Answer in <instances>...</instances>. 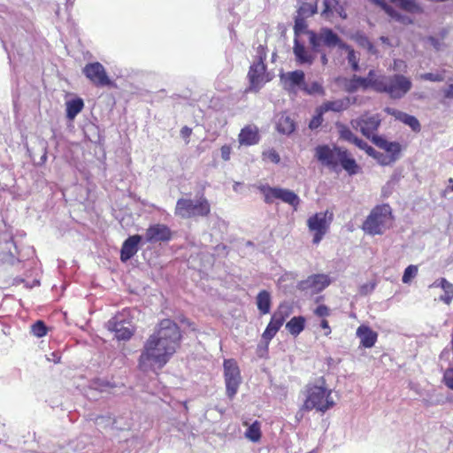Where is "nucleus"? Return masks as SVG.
I'll list each match as a JSON object with an SVG mask.
<instances>
[{
	"mask_svg": "<svg viewBox=\"0 0 453 453\" xmlns=\"http://www.w3.org/2000/svg\"><path fill=\"white\" fill-rule=\"evenodd\" d=\"M353 144H355L357 148H359L360 150H362V148L365 145L366 142H365L364 140L358 138L357 136L354 139V141L352 142Z\"/></svg>",
	"mask_w": 453,
	"mask_h": 453,
	"instance_id": "680f3d73",
	"label": "nucleus"
},
{
	"mask_svg": "<svg viewBox=\"0 0 453 453\" xmlns=\"http://www.w3.org/2000/svg\"><path fill=\"white\" fill-rule=\"evenodd\" d=\"M323 113H324V111H322L321 107H319L318 109L317 114L315 116H313V118L311 119V121L309 123V127L311 129H316L321 126V124L323 122Z\"/></svg>",
	"mask_w": 453,
	"mask_h": 453,
	"instance_id": "c03bdc74",
	"label": "nucleus"
},
{
	"mask_svg": "<svg viewBox=\"0 0 453 453\" xmlns=\"http://www.w3.org/2000/svg\"><path fill=\"white\" fill-rule=\"evenodd\" d=\"M357 335L360 338V343L365 348H372L377 342L378 334L367 326H360L357 329Z\"/></svg>",
	"mask_w": 453,
	"mask_h": 453,
	"instance_id": "393cba45",
	"label": "nucleus"
},
{
	"mask_svg": "<svg viewBox=\"0 0 453 453\" xmlns=\"http://www.w3.org/2000/svg\"><path fill=\"white\" fill-rule=\"evenodd\" d=\"M446 352H447L446 350H443V351L441 352V357H442L443 355H445V353H446Z\"/></svg>",
	"mask_w": 453,
	"mask_h": 453,
	"instance_id": "774afa93",
	"label": "nucleus"
},
{
	"mask_svg": "<svg viewBox=\"0 0 453 453\" xmlns=\"http://www.w3.org/2000/svg\"><path fill=\"white\" fill-rule=\"evenodd\" d=\"M142 241V236L134 234L129 236L122 244L120 250V260L127 262L131 259L138 251V245Z\"/></svg>",
	"mask_w": 453,
	"mask_h": 453,
	"instance_id": "5701e85b",
	"label": "nucleus"
},
{
	"mask_svg": "<svg viewBox=\"0 0 453 453\" xmlns=\"http://www.w3.org/2000/svg\"><path fill=\"white\" fill-rule=\"evenodd\" d=\"M418 273V266L411 265H409L403 273L402 280L403 283H409Z\"/></svg>",
	"mask_w": 453,
	"mask_h": 453,
	"instance_id": "79ce46f5",
	"label": "nucleus"
},
{
	"mask_svg": "<svg viewBox=\"0 0 453 453\" xmlns=\"http://www.w3.org/2000/svg\"><path fill=\"white\" fill-rule=\"evenodd\" d=\"M292 312L293 305L289 302H280L273 313L270 321L281 327Z\"/></svg>",
	"mask_w": 453,
	"mask_h": 453,
	"instance_id": "b1692460",
	"label": "nucleus"
},
{
	"mask_svg": "<svg viewBox=\"0 0 453 453\" xmlns=\"http://www.w3.org/2000/svg\"><path fill=\"white\" fill-rule=\"evenodd\" d=\"M302 90L308 95H325L324 88L318 81H313L310 85L304 83V85L302 87Z\"/></svg>",
	"mask_w": 453,
	"mask_h": 453,
	"instance_id": "4c0bfd02",
	"label": "nucleus"
},
{
	"mask_svg": "<svg viewBox=\"0 0 453 453\" xmlns=\"http://www.w3.org/2000/svg\"><path fill=\"white\" fill-rule=\"evenodd\" d=\"M411 88V81L403 74L377 75L374 82V91L385 93L392 99L403 97Z\"/></svg>",
	"mask_w": 453,
	"mask_h": 453,
	"instance_id": "39448f33",
	"label": "nucleus"
},
{
	"mask_svg": "<svg viewBox=\"0 0 453 453\" xmlns=\"http://www.w3.org/2000/svg\"><path fill=\"white\" fill-rule=\"evenodd\" d=\"M314 157L323 166L334 172L343 169L349 175H355L360 171L351 153L343 147L334 144L318 145L314 150Z\"/></svg>",
	"mask_w": 453,
	"mask_h": 453,
	"instance_id": "f03ea898",
	"label": "nucleus"
},
{
	"mask_svg": "<svg viewBox=\"0 0 453 453\" xmlns=\"http://www.w3.org/2000/svg\"><path fill=\"white\" fill-rule=\"evenodd\" d=\"M372 143L385 151L380 152V165H390L396 162L402 156L403 145L398 142H391L385 137H373Z\"/></svg>",
	"mask_w": 453,
	"mask_h": 453,
	"instance_id": "9b49d317",
	"label": "nucleus"
},
{
	"mask_svg": "<svg viewBox=\"0 0 453 453\" xmlns=\"http://www.w3.org/2000/svg\"><path fill=\"white\" fill-rule=\"evenodd\" d=\"M31 333L36 337H43L48 334V328L42 320H37L31 326Z\"/></svg>",
	"mask_w": 453,
	"mask_h": 453,
	"instance_id": "ea45409f",
	"label": "nucleus"
},
{
	"mask_svg": "<svg viewBox=\"0 0 453 453\" xmlns=\"http://www.w3.org/2000/svg\"><path fill=\"white\" fill-rule=\"evenodd\" d=\"M374 4L380 6L391 18L395 19L397 21H400L403 24H411L412 19L410 18L402 15L394 10L391 6H389L384 0H372Z\"/></svg>",
	"mask_w": 453,
	"mask_h": 453,
	"instance_id": "2f4dec72",
	"label": "nucleus"
},
{
	"mask_svg": "<svg viewBox=\"0 0 453 453\" xmlns=\"http://www.w3.org/2000/svg\"><path fill=\"white\" fill-rule=\"evenodd\" d=\"M211 204L203 196L197 200L189 198L178 199L174 210V214L181 219H190L195 217L206 218L211 214Z\"/></svg>",
	"mask_w": 453,
	"mask_h": 453,
	"instance_id": "423d86ee",
	"label": "nucleus"
},
{
	"mask_svg": "<svg viewBox=\"0 0 453 453\" xmlns=\"http://www.w3.org/2000/svg\"><path fill=\"white\" fill-rule=\"evenodd\" d=\"M257 310L261 315H266L271 311L272 296L269 291L261 290L256 297Z\"/></svg>",
	"mask_w": 453,
	"mask_h": 453,
	"instance_id": "cd10ccee",
	"label": "nucleus"
},
{
	"mask_svg": "<svg viewBox=\"0 0 453 453\" xmlns=\"http://www.w3.org/2000/svg\"><path fill=\"white\" fill-rule=\"evenodd\" d=\"M444 384L453 390V368H448L443 374Z\"/></svg>",
	"mask_w": 453,
	"mask_h": 453,
	"instance_id": "09e8293b",
	"label": "nucleus"
},
{
	"mask_svg": "<svg viewBox=\"0 0 453 453\" xmlns=\"http://www.w3.org/2000/svg\"><path fill=\"white\" fill-rule=\"evenodd\" d=\"M406 68V63L402 59H395L393 62L394 70H401Z\"/></svg>",
	"mask_w": 453,
	"mask_h": 453,
	"instance_id": "bf43d9fd",
	"label": "nucleus"
},
{
	"mask_svg": "<svg viewBox=\"0 0 453 453\" xmlns=\"http://www.w3.org/2000/svg\"><path fill=\"white\" fill-rule=\"evenodd\" d=\"M395 217L388 203L375 205L362 223L361 229L365 234L375 236L382 235L393 227Z\"/></svg>",
	"mask_w": 453,
	"mask_h": 453,
	"instance_id": "20e7f679",
	"label": "nucleus"
},
{
	"mask_svg": "<svg viewBox=\"0 0 453 453\" xmlns=\"http://www.w3.org/2000/svg\"><path fill=\"white\" fill-rule=\"evenodd\" d=\"M191 134H192V128H190L187 126H184L180 129V136L186 141V143L189 142V137L191 136Z\"/></svg>",
	"mask_w": 453,
	"mask_h": 453,
	"instance_id": "5fc2aeb1",
	"label": "nucleus"
},
{
	"mask_svg": "<svg viewBox=\"0 0 453 453\" xmlns=\"http://www.w3.org/2000/svg\"><path fill=\"white\" fill-rule=\"evenodd\" d=\"M334 219L333 211L326 210L325 211L316 212L307 219V226L312 234V243L318 245L330 228Z\"/></svg>",
	"mask_w": 453,
	"mask_h": 453,
	"instance_id": "1a4fd4ad",
	"label": "nucleus"
},
{
	"mask_svg": "<svg viewBox=\"0 0 453 453\" xmlns=\"http://www.w3.org/2000/svg\"><path fill=\"white\" fill-rule=\"evenodd\" d=\"M226 393L229 398H234L242 383L241 371L234 358L225 359L223 363Z\"/></svg>",
	"mask_w": 453,
	"mask_h": 453,
	"instance_id": "f8f14e48",
	"label": "nucleus"
},
{
	"mask_svg": "<svg viewBox=\"0 0 453 453\" xmlns=\"http://www.w3.org/2000/svg\"><path fill=\"white\" fill-rule=\"evenodd\" d=\"M400 9L412 14H419L424 12L417 0H389Z\"/></svg>",
	"mask_w": 453,
	"mask_h": 453,
	"instance_id": "7c9ffc66",
	"label": "nucleus"
},
{
	"mask_svg": "<svg viewBox=\"0 0 453 453\" xmlns=\"http://www.w3.org/2000/svg\"><path fill=\"white\" fill-rule=\"evenodd\" d=\"M380 115L365 112L356 119L351 120L352 127L358 129L360 133L372 142L373 137H380L376 133L381 124Z\"/></svg>",
	"mask_w": 453,
	"mask_h": 453,
	"instance_id": "9d476101",
	"label": "nucleus"
},
{
	"mask_svg": "<svg viewBox=\"0 0 453 453\" xmlns=\"http://www.w3.org/2000/svg\"><path fill=\"white\" fill-rule=\"evenodd\" d=\"M262 156L264 160L270 161L273 164H279L280 161V157L274 149H269L268 150L264 151Z\"/></svg>",
	"mask_w": 453,
	"mask_h": 453,
	"instance_id": "37998d69",
	"label": "nucleus"
},
{
	"mask_svg": "<svg viewBox=\"0 0 453 453\" xmlns=\"http://www.w3.org/2000/svg\"><path fill=\"white\" fill-rule=\"evenodd\" d=\"M384 111L388 114L393 116L396 120H399L404 125L410 127L413 132H420L421 125L415 116L410 115L406 112L390 107H386Z\"/></svg>",
	"mask_w": 453,
	"mask_h": 453,
	"instance_id": "412c9836",
	"label": "nucleus"
},
{
	"mask_svg": "<svg viewBox=\"0 0 453 453\" xmlns=\"http://www.w3.org/2000/svg\"><path fill=\"white\" fill-rule=\"evenodd\" d=\"M370 145L366 142L365 145L362 148V150L366 151L369 149Z\"/></svg>",
	"mask_w": 453,
	"mask_h": 453,
	"instance_id": "69168bd1",
	"label": "nucleus"
},
{
	"mask_svg": "<svg viewBox=\"0 0 453 453\" xmlns=\"http://www.w3.org/2000/svg\"><path fill=\"white\" fill-rule=\"evenodd\" d=\"M341 49H344L348 52V62L351 65L353 71H357L359 69L358 62L359 58L356 53V51L348 44H342Z\"/></svg>",
	"mask_w": 453,
	"mask_h": 453,
	"instance_id": "c9c22d12",
	"label": "nucleus"
},
{
	"mask_svg": "<svg viewBox=\"0 0 453 453\" xmlns=\"http://www.w3.org/2000/svg\"><path fill=\"white\" fill-rule=\"evenodd\" d=\"M377 81V74L374 70H370L366 77L354 75L345 83V90L349 93H354L358 89L366 90L372 88L374 90V82Z\"/></svg>",
	"mask_w": 453,
	"mask_h": 453,
	"instance_id": "f3484780",
	"label": "nucleus"
},
{
	"mask_svg": "<svg viewBox=\"0 0 453 453\" xmlns=\"http://www.w3.org/2000/svg\"><path fill=\"white\" fill-rule=\"evenodd\" d=\"M335 402L332 396V389L326 385L325 377L321 376L315 382H309L305 386V399L303 410L325 413L334 408Z\"/></svg>",
	"mask_w": 453,
	"mask_h": 453,
	"instance_id": "7ed1b4c3",
	"label": "nucleus"
},
{
	"mask_svg": "<svg viewBox=\"0 0 453 453\" xmlns=\"http://www.w3.org/2000/svg\"><path fill=\"white\" fill-rule=\"evenodd\" d=\"M321 61H322L323 65H326V63H327V58H326V56L325 54H323V55L321 56Z\"/></svg>",
	"mask_w": 453,
	"mask_h": 453,
	"instance_id": "0e129e2a",
	"label": "nucleus"
},
{
	"mask_svg": "<svg viewBox=\"0 0 453 453\" xmlns=\"http://www.w3.org/2000/svg\"><path fill=\"white\" fill-rule=\"evenodd\" d=\"M182 334L180 326L169 319H161L153 334L142 347L138 358V368L143 372L160 371L180 347Z\"/></svg>",
	"mask_w": 453,
	"mask_h": 453,
	"instance_id": "f257e3e1",
	"label": "nucleus"
},
{
	"mask_svg": "<svg viewBox=\"0 0 453 453\" xmlns=\"http://www.w3.org/2000/svg\"><path fill=\"white\" fill-rule=\"evenodd\" d=\"M338 0H324L323 5L324 8L322 10V15L329 18L334 15V9L335 5H337Z\"/></svg>",
	"mask_w": 453,
	"mask_h": 453,
	"instance_id": "a19ab883",
	"label": "nucleus"
},
{
	"mask_svg": "<svg viewBox=\"0 0 453 453\" xmlns=\"http://www.w3.org/2000/svg\"><path fill=\"white\" fill-rule=\"evenodd\" d=\"M351 104L352 103L349 97H344L334 101H326L320 107L324 112L329 111L341 112L347 110L351 105Z\"/></svg>",
	"mask_w": 453,
	"mask_h": 453,
	"instance_id": "bb28decb",
	"label": "nucleus"
},
{
	"mask_svg": "<svg viewBox=\"0 0 453 453\" xmlns=\"http://www.w3.org/2000/svg\"><path fill=\"white\" fill-rule=\"evenodd\" d=\"M420 79L423 81H429L433 82H440L444 81V75L442 73H426L420 75Z\"/></svg>",
	"mask_w": 453,
	"mask_h": 453,
	"instance_id": "49530a36",
	"label": "nucleus"
},
{
	"mask_svg": "<svg viewBox=\"0 0 453 453\" xmlns=\"http://www.w3.org/2000/svg\"><path fill=\"white\" fill-rule=\"evenodd\" d=\"M232 153V147L228 144H224L220 147V156L224 161H229Z\"/></svg>",
	"mask_w": 453,
	"mask_h": 453,
	"instance_id": "8fccbe9b",
	"label": "nucleus"
},
{
	"mask_svg": "<svg viewBox=\"0 0 453 453\" xmlns=\"http://www.w3.org/2000/svg\"><path fill=\"white\" fill-rule=\"evenodd\" d=\"M332 280L327 274L316 273L307 277V279L300 280L297 283V288L301 291L311 290L318 294L323 291L331 284Z\"/></svg>",
	"mask_w": 453,
	"mask_h": 453,
	"instance_id": "4468645a",
	"label": "nucleus"
},
{
	"mask_svg": "<svg viewBox=\"0 0 453 453\" xmlns=\"http://www.w3.org/2000/svg\"><path fill=\"white\" fill-rule=\"evenodd\" d=\"M305 318L303 316L293 317L286 324V329L294 336H297L305 327Z\"/></svg>",
	"mask_w": 453,
	"mask_h": 453,
	"instance_id": "473e14b6",
	"label": "nucleus"
},
{
	"mask_svg": "<svg viewBox=\"0 0 453 453\" xmlns=\"http://www.w3.org/2000/svg\"><path fill=\"white\" fill-rule=\"evenodd\" d=\"M276 129L280 134H290L296 129V123L289 115L282 112L277 117Z\"/></svg>",
	"mask_w": 453,
	"mask_h": 453,
	"instance_id": "a878e982",
	"label": "nucleus"
},
{
	"mask_svg": "<svg viewBox=\"0 0 453 453\" xmlns=\"http://www.w3.org/2000/svg\"><path fill=\"white\" fill-rule=\"evenodd\" d=\"M367 155L376 159V161L380 165V152L377 151L375 149H373L372 146L369 147V149L365 151Z\"/></svg>",
	"mask_w": 453,
	"mask_h": 453,
	"instance_id": "4d7b16f0",
	"label": "nucleus"
},
{
	"mask_svg": "<svg viewBox=\"0 0 453 453\" xmlns=\"http://www.w3.org/2000/svg\"><path fill=\"white\" fill-rule=\"evenodd\" d=\"M280 81L288 90H294L296 88L302 89L305 83V74L302 70H295L281 74Z\"/></svg>",
	"mask_w": 453,
	"mask_h": 453,
	"instance_id": "6ab92c4d",
	"label": "nucleus"
},
{
	"mask_svg": "<svg viewBox=\"0 0 453 453\" xmlns=\"http://www.w3.org/2000/svg\"><path fill=\"white\" fill-rule=\"evenodd\" d=\"M337 129L340 139L352 143L354 139L357 137L350 128L344 124H337Z\"/></svg>",
	"mask_w": 453,
	"mask_h": 453,
	"instance_id": "58836bf2",
	"label": "nucleus"
},
{
	"mask_svg": "<svg viewBox=\"0 0 453 453\" xmlns=\"http://www.w3.org/2000/svg\"><path fill=\"white\" fill-rule=\"evenodd\" d=\"M449 182L452 183V186L450 187V189H451V191H453V179H452V178H450V179L449 180Z\"/></svg>",
	"mask_w": 453,
	"mask_h": 453,
	"instance_id": "338daca9",
	"label": "nucleus"
},
{
	"mask_svg": "<svg viewBox=\"0 0 453 453\" xmlns=\"http://www.w3.org/2000/svg\"><path fill=\"white\" fill-rule=\"evenodd\" d=\"M320 327L324 330V335L325 336H328L331 332H332V329L329 326V322L326 319H323L321 321H320Z\"/></svg>",
	"mask_w": 453,
	"mask_h": 453,
	"instance_id": "13d9d810",
	"label": "nucleus"
},
{
	"mask_svg": "<svg viewBox=\"0 0 453 453\" xmlns=\"http://www.w3.org/2000/svg\"><path fill=\"white\" fill-rule=\"evenodd\" d=\"M320 38L322 43L329 48H333L335 46H339L341 48L342 44H345L342 42L338 36L331 28L323 27L320 29Z\"/></svg>",
	"mask_w": 453,
	"mask_h": 453,
	"instance_id": "c85d7f7f",
	"label": "nucleus"
},
{
	"mask_svg": "<svg viewBox=\"0 0 453 453\" xmlns=\"http://www.w3.org/2000/svg\"><path fill=\"white\" fill-rule=\"evenodd\" d=\"M84 108V102L81 98H75L66 103V117L73 119Z\"/></svg>",
	"mask_w": 453,
	"mask_h": 453,
	"instance_id": "72a5a7b5",
	"label": "nucleus"
},
{
	"mask_svg": "<svg viewBox=\"0 0 453 453\" xmlns=\"http://www.w3.org/2000/svg\"><path fill=\"white\" fill-rule=\"evenodd\" d=\"M443 96L447 99H453V79L449 80L448 87L443 90Z\"/></svg>",
	"mask_w": 453,
	"mask_h": 453,
	"instance_id": "6e6d98bb",
	"label": "nucleus"
},
{
	"mask_svg": "<svg viewBox=\"0 0 453 453\" xmlns=\"http://www.w3.org/2000/svg\"><path fill=\"white\" fill-rule=\"evenodd\" d=\"M293 52L299 65H311L316 58V55L296 38L294 40Z\"/></svg>",
	"mask_w": 453,
	"mask_h": 453,
	"instance_id": "aec40b11",
	"label": "nucleus"
},
{
	"mask_svg": "<svg viewBox=\"0 0 453 453\" xmlns=\"http://www.w3.org/2000/svg\"><path fill=\"white\" fill-rule=\"evenodd\" d=\"M313 312L316 316L322 318V319H326L331 314L330 309L325 304H319L317 306Z\"/></svg>",
	"mask_w": 453,
	"mask_h": 453,
	"instance_id": "de8ad7c7",
	"label": "nucleus"
},
{
	"mask_svg": "<svg viewBox=\"0 0 453 453\" xmlns=\"http://www.w3.org/2000/svg\"><path fill=\"white\" fill-rule=\"evenodd\" d=\"M173 238V232L165 224L150 225L145 233V242L150 243L167 242Z\"/></svg>",
	"mask_w": 453,
	"mask_h": 453,
	"instance_id": "a211bd4d",
	"label": "nucleus"
},
{
	"mask_svg": "<svg viewBox=\"0 0 453 453\" xmlns=\"http://www.w3.org/2000/svg\"><path fill=\"white\" fill-rule=\"evenodd\" d=\"M257 188L264 196L265 203L271 204L274 200L278 199L292 206L294 211H296L299 207L301 200L299 196L290 189L270 187L267 184L258 185Z\"/></svg>",
	"mask_w": 453,
	"mask_h": 453,
	"instance_id": "0eeeda50",
	"label": "nucleus"
},
{
	"mask_svg": "<svg viewBox=\"0 0 453 453\" xmlns=\"http://www.w3.org/2000/svg\"><path fill=\"white\" fill-rule=\"evenodd\" d=\"M434 287H440L444 291V294L440 296V300L446 304H450L453 300V284L448 281L445 278L436 280L433 285Z\"/></svg>",
	"mask_w": 453,
	"mask_h": 453,
	"instance_id": "c756f323",
	"label": "nucleus"
},
{
	"mask_svg": "<svg viewBox=\"0 0 453 453\" xmlns=\"http://www.w3.org/2000/svg\"><path fill=\"white\" fill-rule=\"evenodd\" d=\"M267 56V49L264 45H259L257 48V62L265 63Z\"/></svg>",
	"mask_w": 453,
	"mask_h": 453,
	"instance_id": "3c124183",
	"label": "nucleus"
},
{
	"mask_svg": "<svg viewBox=\"0 0 453 453\" xmlns=\"http://www.w3.org/2000/svg\"><path fill=\"white\" fill-rule=\"evenodd\" d=\"M337 14L339 17H341L342 19H346L348 15L345 11V7L341 4L339 2L337 3V5H335L334 9V14Z\"/></svg>",
	"mask_w": 453,
	"mask_h": 453,
	"instance_id": "864d4df0",
	"label": "nucleus"
},
{
	"mask_svg": "<svg viewBox=\"0 0 453 453\" xmlns=\"http://www.w3.org/2000/svg\"><path fill=\"white\" fill-rule=\"evenodd\" d=\"M250 82L249 89L258 91L269 79L266 75V65L262 62H254L249 69L247 75Z\"/></svg>",
	"mask_w": 453,
	"mask_h": 453,
	"instance_id": "dca6fc26",
	"label": "nucleus"
},
{
	"mask_svg": "<svg viewBox=\"0 0 453 453\" xmlns=\"http://www.w3.org/2000/svg\"><path fill=\"white\" fill-rule=\"evenodd\" d=\"M82 73L96 87L114 86V83L109 78L105 68L99 62L87 64L82 69Z\"/></svg>",
	"mask_w": 453,
	"mask_h": 453,
	"instance_id": "ddd939ff",
	"label": "nucleus"
},
{
	"mask_svg": "<svg viewBox=\"0 0 453 453\" xmlns=\"http://www.w3.org/2000/svg\"><path fill=\"white\" fill-rule=\"evenodd\" d=\"M337 14L339 17H341L342 19H346L348 15L345 11V7L341 4L339 2L337 3V5H335L334 9V14Z\"/></svg>",
	"mask_w": 453,
	"mask_h": 453,
	"instance_id": "603ef678",
	"label": "nucleus"
},
{
	"mask_svg": "<svg viewBox=\"0 0 453 453\" xmlns=\"http://www.w3.org/2000/svg\"><path fill=\"white\" fill-rule=\"evenodd\" d=\"M307 34L309 35L310 44L311 45L312 49L316 50L322 43L320 32L316 34L313 31H307Z\"/></svg>",
	"mask_w": 453,
	"mask_h": 453,
	"instance_id": "a18cd8bd",
	"label": "nucleus"
},
{
	"mask_svg": "<svg viewBox=\"0 0 453 453\" xmlns=\"http://www.w3.org/2000/svg\"><path fill=\"white\" fill-rule=\"evenodd\" d=\"M260 140L259 129L255 125H247L242 127L238 134L240 145L252 146L258 143Z\"/></svg>",
	"mask_w": 453,
	"mask_h": 453,
	"instance_id": "4be33fe9",
	"label": "nucleus"
},
{
	"mask_svg": "<svg viewBox=\"0 0 453 453\" xmlns=\"http://www.w3.org/2000/svg\"><path fill=\"white\" fill-rule=\"evenodd\" d=\"M280 329V326H277L273 322L270 321L262 334V339L266 345L269 344L271 340L276 335L277 332Z\"/></svg>",
	"mask_w": 453,
	"mask_h": 453,
	"instance_id": "e433bc0d",
	"label": "nucleus"
},
{
	"mask_svg": "<svg viewBox=\"0 0 453 453\" xmlns=\"http://www.w3.org/2000/svg\"><path fill=\"white\" fill-rule=\"evenodd\" d=\"M180 322L188 326L192 330H194V331L196 330L195 324L192 321H190L188 319H187L185 317L180 318Z\"/></svg>",
	"mask_w": 453,
	"mask_h": 453,
	"instance_id": "052dcab7",
	"label": "nucleus"
},
{
	"mask_svg": "<svg viewBox=\"0 0 453 453\" xmlns=\"http://www.w3.org/2000/svg\"><path fill=\"white\" fill-rule=\"evenodd\" d=\"M257 188L264 196L265 203L271 204L274 200L278 199L292 206L294 211H296L299 207L301 200L299 196L290 189L270 187L267 184L258 185Z\"/></svg>",
	"mask_w": 453,
	"mask_h": 453,
	"instance_id": "6e6552de",
	"label": "nucleus"
},
{
	"mask_svg": "<svg viewBox=\"0 0 453 453\" xmlns=\"http://www.w3.org/2000/svg\"><path fill=\"white\" fill-rule=\"evenodd\" d=\"M107 329L113 332L115 334V337L119 341H127L134 334L131 323L129 321H126L122 318L121 314H117L108 320Z\"/></svg>",
	"mask_w": 453,
	"mask_h": 453,
	"instance_id": "2eb2a0df",
	"label": "nucleus"
},
{
	"mask_svg": "<svg viewBox=\"0 0 453 453\" xmlns=\"http://www.w3.org/2000/svg\"><path fill=\"white\" fill-rule=\"evenodd\" d=\"M261 436V424L259 421L256 420L249 426L245 432V437L253 442H257L260 441Z\"/></svg>",
	"mask_w": 453,
	"mask_h": 453,
	"instance_id": "f704fd0d",
	"label": "nucleus"
},
{
	"mask_svg": "<svg viewBox=\"0 0 453 453\" xmlns=\"http://www.w3.org/2000/svg\"><path fill=\"white\" fill-rule=\"evenodd\" d=\"M305 28V25L303 23L296 22L295 25V34L298 35L303 31V29Z\"/></svg>",
	"mask_w": 453,
	"mask_h": 453,
	"instance_id": "e2e57ef3",
	"label": "nucleus"
}]
</instances>
